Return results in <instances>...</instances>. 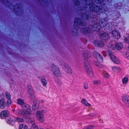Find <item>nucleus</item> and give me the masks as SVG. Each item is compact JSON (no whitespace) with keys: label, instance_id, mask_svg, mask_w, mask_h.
<instances>
[{"label":"nucleus","instance_id":"34","mask_svg":"<svg viewBox=\"0 0 129 129\" xmlns=\"http://www.w3.org/2000/svg\"><path fill=\"white\" fill-rule=\"evenodd\" d=\"M100 83V81L99 80H95L93 81V84L96 85L99 84Z\"/></svg>","mask_w":129,"mask_h":129},{"label":"nucleus","instance_id":"16","mask_svg":"<svg viewBox=\"0 0 129 129\" xmlns=\"http://www.w3.org/2000/svg\"><path fill=\"white\" fill-rule=\"evenodd\" d=\"M106 22H105L104 20H101L100 21L99 23V26L97 27L98 29H101V27H102L106 25Z\"/></svg>","mask_w":129,"mask_h":129},{"label":"nucleus","instance_id":"8","mask_svg":"<svg viewBox=\"0 0 129 129\" xmlns=\"http://www.w3.org/2000/svg\"><path fill=\"white\" fill-rule=\"evenodd\" d=\"M93 56L97 60V62H102L103 61V58L102 56L98 53L94 51L93 52Z\"/></svg>","mask_w":129,"mask_h":129},{"label":"nucleus","instance_id":"36","mask_svg":"<svg viewBox=\"0 0 129 129\" xmlns=\"http://www.w3.org/2000/svg\"><path fill=\"white\" fill-rule=\"evenodd\" d=\"M83 87L84 89H86L88 88V84L87 83H84L83 85Z\"/></svg>","mask_w":129,"mask_h":129},{"label":"nucleus","instance_id":"24","mask_svg":"<svg viewBox=\"0 0 129 129\" xmlns=\"http://www.w3.org/2000/svg\"><path fill=\"white\" fill-rule=\"evenodd\" d=\"M5 96L7 99H11V94L10 92H6L5 93Z\"/></svg>","mask_w":129,"mask_h":129},{"label":"nucleus","instance_id":"29","mask_svg":"<svg viewBox=\"0 0 129 129\" xmlns=\"http://www.w3.org/2000/svg\"><path fill=\"white\" fill-rule=\"evenodd\" d=\"M110 59L111 60L114 62V60H115L116 57L112 54H110L109 55Z\"/></svg>","mask_w":129,"mask_h":129},{"label":"nucleus","instance_id":"20","mask_svg":"<svg viewBox=\"0 0 129 129\" xmlns=\"http://www.w3.org/2000/svg\"><path fill=\"white\" fill-rule=\"evenodd\" d=\"M28 116L27 117H26L27 119V120L29 123H32L34 121L35 119L33 117H30L28 118Z\"/></svg>","mask_w":129,"mask_h":129},{"label":"nucleus","instance_id":"1","mask_svg":"<svg viewBox=\"0 0 129 129\" xmlns=\"http://www.w3.org/2000/svg\"><path fill=\"white\" fill-rule=\"evenodd\" d=\"M28 92L29 97L31 100L34 101L32 107L33 109L34 110H37L39 107V102L37 100H36L34 93L33 90L32 89L31 86L28 85Z\"/></svg>","mask_w":129,"mask_h":129},{"label":"nucleus","instance_id":"13","mask_svg":"<svg viewBox=\"0 0 129 129\" xmlns=\"http://www.w3.org/2000/svg\"><path fill=\"white\" fill-rule=\"evenodd\" d=\"M94 44L95 46L100 47H103L104 45L102 41L97 40L95 41L94 42Z\"/></svg>","mask_w":129,"mask_h":129},{"label":"nucleus","instance_id":"37","mask_svg":"<svg viewBox=\"0 0 129 129\" xmlns=\"http://www.w3.org/2000/svg\"><path fill=\"white\" fill-rule=\"evenodd\" d=\"M85 128L87 129H93L94 127L92 126H86Z\"/></svg>","mask_w":129,"mask_h":129},{"label":"nucleus","instance_id":"5","mask_svg":"<svg viewBox=\"0 0 129 129\" xmlns=\"http://www.w3.org/2000/svg\"><path fill=\"white\" fill-rule=\"evenodd\" d=\"M18 104L21 106L23 108H27L28 110H29L30 106L24 102V100L21 99H19L17 101Z\"/></svg>","mask_w":129,"mask_h":129},{"label":"nucleus","instance_id":"41","mask_svg":"<svg viewBox=\"0 0 129 129\" xmlns=\"http://www.w3.org/2000/svg\"><path fill=\"white\" fill-rule=\"evenodd\" d=\"M102 54L104 56H105L107 55V54L106 52H105L103 51L102 52Z\"/></svg>","mask_w":129,"mask_h":129},{"label":"nucleus","instance_id":"26","mask_svg":"<svg viewBox=\"0 0 129 129\" xmlns=\"http://www.w3.org/2000/svg\"><path fill=\"white\" fill-rule=\"evenodd\" d=\"M41 83L43 86H45L47 84V81L45 78H43L42 79Z\"/></svg>","mask_w":129,"mask_h":129},{"label":"nucleus","instance_id":"32","mask_svg":"<svg viewBox=\"0 0 129 129\" xmlns=\"http://www.w3.org/2000/svg\"><path fill=\"white\" fill-rule=\"evenodd\" d=\"M115 59L114 60V62L117 64H119L120 63V60L117 57L115 58Z\"/></svg>","mask_w":129,"mask_h":129},{"label":"nucleus","instance_id":"2","mask_svg":"<svg viewBox=\"0 0 129 129\" xmlns=\"http://www.w3.org/2000/svg\"><path fill=\"white\" fill-rule=\"evenodd\" d=\"M51 71L53 75L55 77L60 78L62 74L59 68L55 65L52 64L51 65Z\"/></svg>","mask_w":129,"mask_h":129},{"label":"nucleus","instance_id":"9","mask_svg":"<svg viewBox=\"0 0 129 129\" xmlns=\"http://www.w3.org/2000/svg\"><path fill=\"white\" fill-rule=\"evenodd\" d=\"M109 35H111L115 39H118L120 37V34L119 31L117 30L112 31L111 33H110Z\"/></svg>","mask_w":129,"mask_h":129},{"label":"nucleus","instance_id":"21","mask_svg":"<svg viewBox=\"0 0 129 129\" xmlns=\"http://www.w3.org/2000/svg\"><path fill=\"white\" fill-rule=\"evenodd\" d=\"M19 129H29V128L25 124H22L19 125Z\"/></svg>","mask_w":129,"mask_h":129},{"label":"nucleus","instance_id":"25","mask_svg":"<svg viewBox=\"0 0 129 129\" xmlns=\"http://www.w3.org/2000/svg\"><path fill=\"white\" fill-rule=\"evenodd\" d=\"M14 120L16 121L19 122H21L23 121V119L22 118H15Z\"/></svg>","mask_w":129,"mask_h":129},{"label":"nucleus","instance_id":"27","mask_svg":"<svg viewBox=\"0 0 129 129\" xmlns=\"http://www.w3.org/2000/svg\"><path fill=\"white\" fill-rule=\"evenodd\" d=\"M30 129H39L38 126L35 124H34L31 126Z\"/></svg>","mask_w":129,"mask_h":129},{"label":"nucleus","instance_id":"22","mask_svg":"<svg viewBox=\"0 0 129 129\" xmlns=\"http://www.w3.org/2000/svg\"><path fill=\"white\" fill-rule=\"evenodd\" d=\"M86 71L87 72V73L88 74L89 76L91 77H93V73L91 69V68H90L89 69H88Z\"/></svg>","mask_w":129,"mask_h":129},{"label":"nucleus","instance_id":"14","mask_svg":"<svg viewBox=\"0 0 129 129\" xmlns=\"http://www.w3.org/2000/svg\"><path fill=\"white\" fill-rule=\"evenodd\" d=\"M84 66L86 70H87L88 69L91 68L89 61L86 59H84Z\"/></svg>","mask_w":129,"mask_h":129},{"label":"nucleus","instance_id":"4","mask_svg":"<svg viewBox=\"0 0 129 129\" xmlns=\"http://www.w3.org/2000/svg\"><path fill=\"white\" fill-rule=\"evenodd\" d=\"M108 47L110 50H114L115 49L117 50H120L123 48V45L122 43L119 42H116L115 45L110 44L108 45Z\"/></svg>","mask_w":129,"mask_h":129},{"label":"nucleus","instance_id":"38","mask_svg":"<svg viewBox=\"0 0 129 129\" xmlns=\"http://www.w3.org/2000/svg\"><path fill=\"white\" fill-rule=\"evenodd\" d=\"M125 56L127 58L129 59V52H126L125 53Z\"/></svg>","mask_w":129,"mask_h":129},{"label":"nucleus","instance_id":"11","mask_svg":"<svg viewBox=\"0 0 129 129\" xmlns=\"http://www.w3.org/2000/svg\"><path fill=\"white\" fill-rule=\"evenodd\" d=\"M9 113V112L7 110L2 111L0 114L1 117L2 118H5L8 115Z\"/></svg>","mask_w":129,"mask_h":129},{"label":"nucleus","instance_id":"23","mask_svg":"<svg viewBox=\"0 0 129 129\" xmlns=\"http://www.w3.org/2000/svg\"><path fill=\"white\" fill-rule=\"evenodd\" d=\"M124 41L127 43H129V35H126L124 37Z\"/></svg>","mask_w":129,"mask_h":129},{"label":"nucleus","instance_id":"3","mask_svg":"<svg viewBox=\"0 0 129 129\" xmlns=\"http://www.w3.org/2000/svg\"><path fill=\"white\" fill-rule=\"evenodd\" d=\"M30 108H29V110L27 108H23V109H18L16 111L15 114L23 115L25 117H27L30 114Z\"/></svg>","mask_w":129,"mask_h":129},{"label":"nucleus","instance_id":"17","mask_svg":"<svg viewBox=\"0 0 129 129\" xmlns=\"http://www.w3.org/2000/svg\"><path fill=\"white\" fill-rule=\"evenodd\" d=\"M113 72L114 73H118L121 70V68L119 67L113 66L112 67Z\"/></svg>","mask_w":129,"mask_h":129},{"label":"nucleus","instance_id":"6","mask_svg":"<svg viewBox=\"0 0 129 129\" xmlns=\"http://www.w3.org/2000/svg\"><path fill=\"white\" fill-rule=\"evenodd\" d=\"M36 117L38 120L41 122H43L45 121V118L42 112L38 111L36 114Z\"/></svg>","mask_w":129,"mask_h":129},{"label":"nucleus","instance_id":"43","mask_svg":"<svg viewBox=\"0 0 129 129\" xmlns=\"http://www.w3.org/2000/svg\"><path fill=\"white\" fill-rule=\"evenodd\" d=\"M76 24V22H75V24Z\"/></svg>","mask_w":129,"mask_h":129},{"label":"nucleus","instance_id":"7","mask_svg":"<svg viewBox=\"0 0 129 129\" xmlns=\"http://www.w3.org/2000/svg\"><path fill=\"white\" fill-rule=\"evenodd\" d=\"M121 99L123 103L126 106H129V95L127 94H124L121 96Z\"/></svg>","mask_w":129,"mask_h":129},{"label":"nucleus","instance_id":"12","mask_svg":"<svg viewBox=\"0 0 129 129\" xmlns=\"http://www.w3.org/2000/svg\"><path fill=\"white\" fill-rule=\"evenodd\" d=\"M6 105V103L4 99L2 98L0 100V108L2 109H4Z\"/></svg>","mask_w":129,"mask_h":129},{"label":"nucleus","instance_id":"30","mask_svg":"<svg viewBox=\"0 0 129 129\" xmlns=\"http://www.w3.org/2000/svg\"><path fill=\"white\" fill-rule=\"evenodd\" d=\"M103 75L106 78H108L109 77V75L105 71H104L103 72Z\"/></svg>","mask_w":129,"mask_h":129},{"label":"nucleus","instance_id":"35","mask_svg":"<svg viewBox=\"0 0 129 129\" xmlns=\"http://www.w3.org/2000/svg\"><path fill=\"white\" fill-rule=\"evenodd\" d=\"M90 29L89 28H86L84 29L85 32L84 33L85 34H88L90 32Z\"/></svg>","mask_w":129,"mask_h":129},{"label":"nucleus","instance_id":"10","mask_svg":"<svg viewBox=\"0 0 129 129\" xmlns=\"http://www.w3.org/2000/svg\"><path fill=\"white\" fill-rule=\"evenodd\" d=\"M101 38L102 40L106 41L109 39V35L106 33L102 34L101 36Z\"/></svg>","mask_w":129,"mask_h":129},{"label":"nucleus","instance_id":"15","mask_svg":"<svg viewBox=\"0 0 129 129\" xmlns=\"http://www.w3.org/2000/svg\"><path fill=\"white\" fill-rule=\"evenodd\" d=\"M64 65L65 67H63V68L65 71L69 74H71L72 73V71L68 65L66 64H64Z\"/></svg>","mask_w":129,"mask_h":129},{"label":"nucleus","instance_id":"33","mask_svg":"<svg viewBox=\"0 0 129 129\" xmlns=\"http://www.w3.org/2000/svg\"><path fill=\"white\" fill-rule=\"evenodd\" d=\"M7 101V103L8 106H9L12 103V101L11 99H8Z\"/></svg>","mask_w":129,"mask_h":129},{"label":"nucleus","instance_id":"31","mask_svg":"<svg viewBox=\"0 0 129 129\" xmlns=\"http://www.w3.org/2000/svg\"><path fill=\"white\" fill-rule=\"evenodd\" d=\"M128 79L127 77H125L122 80V82L123 84H125L127 82Z\"/></svg>","mask_w":129,"mask_h":129},{"label":"nucleus","instance_id":"28","mask_svg":"<svg viewBox=\"0 0 129 129\" xmlns=\"http://www.w3.org/2000/svg\"><path fill=\"white\" fill-rule=\"evenodd\" d=\"M110 59L111 60L114 62V60H115L116 57L112 54H110L109 55Z\"/></svg>","mask_w":129,"mask_h":129},{"label":"nucleus","instance_id":"39","mask_svg":"<svg viewBox=\"0 0 129 129\" xmlns=\"http://www.w3.org/2000/svg\"><path fill=\"white\" fill-rule=\"evenodd\" d=\"M95 3L98 4H100L101 3V2H100V1H99V0H95Z\"/></svg>","mask_w":129,"mask_h":129},{"label":"nucleus","instance_id":"19","mask_svg":"<svg viewBox=\"0 0 129 129\" xmlns=\"http://www.w3.org/2000/svg\"><path fill=\"white\" fill-rule=\"evenodd\" d=\"M13 118H8L7 121V122L10 124L14 125L15 124V121L13 120Z\"/></svg>","mask_w":129,"mask_h":129},{"label":"nucleus","instance_id":"18","mask_svg":"<svg viewBox=\"0 0 129 129\" xmlns=\"http://www.w3.org/2000/svg\"><path fill=\"white\" fill-rule=\"evenodd\" d=\"M81 102L82 104L84 105L85 106L89 107L91 106V104L89 103L87 101L84 99H83L81 100Z\"/></svg>","mask_w":129,"mask_h":129},{"label":"nucleus","instance_id":"42","mask_svg":"<svg viewBox=\"0 0 129 129\" xmlns=\"http://www.w3.org/2000/svg\"><path fill=\"white\" fill-rule=\"evenodd\" d=\"M41 102H42V103H43L44 102V101L43 100H42L41 101Z\"/></svg>","mask_w":129,"mask_h":129},{"label":"nucleus","instance_id":"40","mask_svg":"<svg viewBox=\"0 0 129 129\" xmlns=\"http://www.w3.org/2000/svg\"><path fill=\"white\" fill-rule=\"evenodd\" d=\"M96 61H95L94 62V64L95 65L98 66L99 63L98 62H96Z\"/></svg>","mask_w":129,"mask_h":129}]
</instances>
